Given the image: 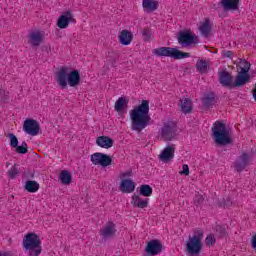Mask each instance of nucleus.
<instances>
[{
	"mask_svg": "<svg viewBox=\"0 0 256 256\" xmlns=\"http://www.w3.org/2000/svg\"><path fill=\"white\" fill-rule=\"evenodd\" d=\"M131 129L141 133L151 122L149 116V100H142L141 104L130 111Z\"/></svg>",
	"mask_w": 256,
	"mask_h": 256,
	"instance_id": "1",
	"label": "nucleus"
},
{
	"mask_svg": "<svg viewBox=\"0 0 256 256\" xmlns=\"http://www.w3.org/2000/svg\"><path fill=\"white\" fill-rule=\"evenodd\" d=\"M55 79L60 89H67V85L70 87H77L81 84V74L79 70L74 69L69 71V67L63 66L56 72Z\"/></svg>",
	"mask_w": 256,
	"mask_h": 256,
	"instance_id": "2",
	"label": "nucleus"
},
{
	"mask_svg": "<svg viewBox=\"0 0 256 256\" xmlns=\"http://www.w3.org/2000/svg\"><path fill=\"white\" fill-rule=\"evenodd\" d=\"M212 137L214 138L215 144L221 145L222 147L233 143L229 130H227V125L222 121L214 122L212 127Z\"/></svg>",
	"mask_w": 256,
	"mask_h": 256,
	"instance_id": "3",
	"label": "nucleus"
},
{
	"mask_svg": "<svg viewBox=\"0 0 256 256\" xmlns=\"http://www.w3.org/2000/svg\"><path fill=\"white\" fill-rule=\"evenodd\" d=\"M23 247L29 251L30 256H39L43 248L41 247V239L36 233H28L23 239Z\"/></svg>",
	"mask_w": 256,
	"mask_h": 256,
	"instance_id": "4",
	"label": "nucleus"
},
{
	"mask_svg": "<svg viewBox=\"0 0 256 256\" xmlns=\"http://www.w3.org/2000/svg\"><path fill=\"white\" fill-rule=\"evenodd\" d=\"M153 55L156 57H171V59H187V57H191L189 52H183L177 48L171 47H159L152 50Z\"/></svg>",
	"mask_w": 256,
	"mask_h": 256,
	"instance_id": "5",
	"label": "nucleus"
},
{
	"mask_svg": "<svg viewBox=\"0 0 256 256\" xmlns=\"http://www.w3.org/2000/svg\"><path fill=\"white\" fill-rule=\"evenodd\" d=\"M203 240V231L196 230L194 231V235L189 236V241L186 244V249L190 255H199L201 250L203 249V244L201 241Z\"/></svg>",
	"mask_w": 256,
	"mask_h": 256,
	"instance_id": "6",
	"label": "nucleus"
},
{
	"mask_svg": "<svg viewBox=\"0 0 256 256\" xmlns=\"http://www.w3.org/2000/svg\"><path fill=\"white\" fill-rule=\"evenodd\" d=\"M240 1L241 0H220L218 5L213 3L211 5V9H214V11H219L222 8L224 13H229V11H239Z\"/></svg>",
	"mask_w": 256,
	"mask_h": 256,
	"instance_id": "7",
	"label": "nucleus"
},
{
	"mask_svg": "<svg viewBox=\"0 0 256 256\" xmlns=\"http://www.w3.org/2000/svg\"><path fill=\"white\" fill-rule=\"evenodd\" d=\"M178 43L182 45V47H189L190 45H196L199 43V37L193 34L191 30H185L179 33Z\"/></svg>",
	"mask_w": 256,
	"mask_h": 256,
	"instance_id": "8",
	"label": "nucleus"
},
{
	"mask_svg": "<svg viewBox=\"0 0 256 256\" xmlns=\"http://www.w3.org/2000/svg\"><path fill=\"white\" fill-rule=\"evenodd\" d=\"M175 135H177V123L174 121H168L164 123L161 128V137L165 141H173L175 139Z\"/></svg>",
	"mask_w": 256,
	"mask_h": 256,
	"instance_id": "9",
	"label": "nucleus"
},
{
	"mask_svg": "<svg viewBox=\"0 0 256 256\" xmlns=\"http://www.w3.org/2000/svg\"><path fill=\"white\" fill-rule=\"evenodd\" d=\"M93 165H101V167H109L113 163V159L109 155L96 152L90 157Z\"/></svg>",
	"mask_w": 256,
	"mask_h": 256,
	"instance_id": "10",
	"label": "nucleus"
},
{
	"mask_svg": "<svg viewBox=\"0 0 256 256\" xmlns=\"http://www.w3.org/2000/svg\"><path fill=\"white\" fill-rule=\"evenodd\" d=\"M147 256L159 255L163 251V244L158 239L150 240L145 248Z\"/></svg>",
	"mask_w": 256,
	"mask_h": 256,
	"instance_id": "11",
	"label": "nucleus"
},
{
	"mask_svg": "<svg viewBox=\"0 0 256 256\" xmlns=\"http://www.w3.org/2000/svg\"><path fill=\"white\" fill-rule=\"evenodd\" d=\"M39 122L35 119H26L24 121L23 130L28 135H32V137H35V135H39Z\"/></svg>",
	"mask_w": 256,
	"mask_h": 256,
	"instance_id": "12",
	"label": "nucleus"
},
{
	"mask_svg": "<svg viewBox=\"0 0 256 256\" xmlns=\"http://www.w3.org/2000/svg\"><path fill=\"white\" fill-rule=\"evenodd\" d=\"M69 23H77V21L71 11H66L58 18L57 27H59V29H67Z\"/></svg>",
	"mask_w": 256,
	"mask_h": 256,
	"instance_id": "13",
	"label": "nucleus"
},
{
	"mask_svg": "<svg viewBox=\"0 0 256 256\" xmlns=\"http://www.w3.org/2000/svg\"><path fill=\"white\" fill-rule=\"evenodd\" d=\"M218 77L219 83L222 85V87H227V89H232L234 87L233 76L231 73H229V71L222 70L218 72Z\"/></svg>",
	"mask_w": 256,
	"mask_h": 256,
	"instance_id": "14",
	"label": "nucleus"
},
{
	"mask_svg": "<svg viewBox=\"0 0 256 256\" xmlns=\"http://www.w3.org/2000/svg\"><path fill=\"white\" fill-rule=\"evenodd\" d=\"M175 157V144L168 145L159 155L160 161L163 163H169L171 159Z\"/></svg>",
	"mask_w": 256,
	"mask_h": 256,
	"instance_id": "15",
	"label": "nucleus"
},
{
	"mask_svg": "<svg viewBox=\"0 0 256 256\" xmlns=\"http://www.w3.org/2000/svg\"><path fill=\"white\" fill-rule=\"evenodd\" d=\"M250 159H249V154L247 153H243L235 162L234 164V169H236V171L238 173H241V171H243L246 167H248L249 163H250Z\"/></svg>",
	"mask_w": 256,
	"mask_h": 256,
	"instance_id": "16",
	"label": "nucleus"
},
{
	"mask_svg": "<svg viewBox=\"0 0 256 256\" xmlns=\"http://www.w3.org/2000/svg\"><path fill=\"white\" fill-rule=\"evenodd\" d=\"M119 43L121 45H131V41H133V32L127 30V29H124L120 32L119 36Z\"/></svg>",
	"mask_w": 256,
	"mask_h": 256,
	"instance_id": "17",
	"label": "nucleus"
},
{
	"mask_svg": "<svg viewBox=\"0 0 256 256\" xmlns=\"http://www.w3.org/2000/svg\"><path fill=\"white\" fill-rule=\"evenodd\" d=\"M119 189L121 193H133L135 191V182L131 179H122Z\"/></svg>",
	"mask_w": 256,
	"mask_h": 256,
	"instance_id": "18",
	"label": "nucleus"
},
{
	"mask_svg": "<svg viewBox=\"0 0 256 256\" xmlns=\"http://www.w3.org/2000/svg\"><path fill=\"white\" fill-rule=\"evenodd\" d=\"M142 6L146 13H153V11L159 9V2L156 0H143Z\"/></svg>",
	"mask_w": 256,
	"mask_h": 256,
	"instance_id": "19",
	"label": "nucleus"
},
{
	"mask_svg": "<svg viewBox=\"0 0 256 256\" xmlns=\"http://www.w3.org/2000/svg\"><path fill=\"white\" fill-rule=\"evenodd\" d=\"M101 233L104 239H109L111 237H114L115 233H117V230L115 229V223L108 222L105 228L101 230Z\"/></svg>",
	"mask_w": 256,
	"mask_h": 256,
	"instance_id": "20",
	"label": "nucleus"
},
{
	"mask_svg": "<svg viewBox=\"0 0 256 256\" xmlns=\"http://www.w3.org/2000/svg\"><path fill=\"white\" fill-rule=\"evenodd\" d=\"M96 144L102 149H111L113 147V139L109 138V136H99L96 139Z\"/></svg>",
	"mask_w": 256,
	"mask_h": 256,
	"instance_id": "21",
	"label": "nucleus"
},
{
	"mask_svg": "<svg viewBox=\"0 0 256 256\" xmlns=\"http://www.w3.org/2000/svg\"><path fill=\"white\" fill-rule=\"evenodd\" d=\"M132 205L133 207H138V209H145L149 206V198L143 199L139 195L132 196Z\"/></svg>",
	"mask_w": 256,
	"mask_h": 256,
	"instance_id": "22",
	"label": "nucleus"
},
{
	"mask_svg": "<svg viewBox=\"0 0 256 256\" xmlns=\"http://www.w3.org/2000/svg\"><path fill=\"white\" fill-rule=\"evenodd\" d=\"M29 39V43L32 47H39V45L43 43V35H41V32L30 33Z\"/></svg>",
	"mask_w": 256,
	"mask_h": 256,
	"instance_id": "23",
	"label": "nucleus"
},
{
	"mask_svg": "<svg viewBox=\"0 0 256 256\" xmlns=\"http://www.w3.org/2000/svg\"><path fill=\"white\" fill-rule=\"evenodd\" d=\"M180 108L182 113H191L193 111V102L189 98L180 99Z\"/></svg>",
	"mask_w": 256,
	"mask_h": 256,
	"instance_id": "24",
	"label": "nucleus"
},
{
	"mask_svg": "<svg viewBox=\"0 0 256 256\" xmlns=\"http://www.w3.org/2000/svg\"><path fill=\"white\" fill-rule=\"evenodd\" d=\"M251 81V76H245L243 74H237L234 80V87H243V85H247Z\"/></svg>",
	"mask_w": 256,
	"mask_h": 256,
	"instance_id": "25",
	"label": "nucleus"
},
{
	"mask_svg": "<svg viewBox=\"0 0 256 256\" xmlns=\"http://www.w3.org/2000/svg\"><path fill=\"white\" fill-rule=\"evenodd\" d=\"M249 69H251V63H249L247 60H240V71L238 72L239 75H244L246 77H251L249 75Z\"/></svg>",
	"mask_w": 256,
	"mask_h": 256,
	"instance_id": "26",
	"label": "nucleus"
},
{
	"mask_svg": "<svg viewBox=\"0 0 256 256\" xmlns=\"http://www.w3.org/2000/svg\"><path fill=\"white\" fill-rule=\"evenodd\" d=\"M39 184L35 180H28L25 183L24 189L28 191V193H37L39 191Z\"/></svg>",
	"mask_w": 256,
	"mask_h": 256,
	"instance_id": "27",
	"label": "nucleus"
},
{
	"mask_svg": "<svg viewBox=\"0 0 256 256\" xmlns=\"http://www.w3.org/2000/svg\"><path fill=\"white\" fill-rule=\"evenodd\" d=\"M203 106L206 109H210V107H213L217 101L215 100V94H208L202 99Z\"/></svg>",
	"mask_w": 256,
	"mask_h": 256,
	"instance_id": "28",
	"label": "nucleus"
},
{
	"mask_svg": "<svg viewBox=\"0 0 256 256\" xmlns=\"http://www.w3.org/2000/svg\"><path fill=\"white\" fill-rule=\"evenodd\" d=\"M127 105H129V100H127L125 97H120L115 102V111H117V113H121V111H123Z\"/></svg>",
	"mask_w": 256,
	"mask_h": 256,
	"instance_id": "29",
	"label": "nucleus"
},
{
	"mask_svg": "<svg viewBox=\"0 0 256 256\" xmlns=\"http://www.w3.org/2000/svg\"><path fill=\"white\" fill-rule=\"evenodd\" d=\"M60 181L63 185H69L73 181V176L69 170H63L60 173Z\"/></svg>",
	"mask_w": 256,
	"mask_h": 256,
	"instance_id": "30",
	"label": "nucleus"
},
{
	"mask_svg": "<svg viewBox=\"0 0 256 256\" xmlns=\"http://www.w3.org/2000/svg\"><path fill=\"white\" fill-rule=\"evenodd\" d=\"M139 194L142 195V197H151V195H153V188L148 184H143L140 186Z\"/></svg>",
	"mask_w": 256,
	"mask_h": 256,
	"instance_id": "31",
	"label": "nucleus"
},
{
	"mask_svg": "<svg viewBox=\"0 0 256 256\" xmlns=\"http://www.w3.org/2000/svg\"><path fill=\"white\" fill-rule=\"evenodd\" d=\"M200 33L203 35V37H209V33H211V22L209 20H206L200 26Z\"/></svg>",
	"mask_w": 256,
	"mask_h": 256,
	"instance_id": "32",
	"label": "nucleus"
},
{
	"mask_svg": "<svg viewBox=\"0 0 256 256\" xmlns=\"http://www.w3.org/2000/svg\"><path fill=\"white\" fill-rule=\"evenodd\" d=\"M209 68V64L206 60H198L196 63V69L199 73H207V69Z\"/></svg>",
	"mask_w": 256,
	"mask_h": 256,
	"instance_id": "33",
	"label": "nucleus"
},
{
	"mask_svg": "<svg viewBox=\"0 0 256 256\" xmlns=\"http://www.w3.org/2000/svg\"><path fill=\"white\" fill-rule=\"evenodd\" d=\"M215 235L219 239L227 237V228L225 226L217 225L215 227Z\"/></svg>",
	"mask_w": 256,
	"mask_h": 256,
	"instance_id": "34",
	"label": "nucleus"
},
{
	"mask_svg": "<svg viewBox=\"0 0 256 256\" xmlns=\"http://www.w3.org/2000/svg\"><path fill=\"white\" fill-rule=\"evenodd\" d=\"M233 205H235V202H233V200L231 199V197H227V198H223L219 203H218V207H224L225 208H229V207H233Z\"/></svg>",
	"mask_w": 256,
	"mask_h": 256,
	"instance_id": "35",
	"label": "nucleus"
},
{
	"mask_svg": "<svg viewBox=\"0 0 256 256\" xmlns=\"http://www.w3.org/2000/svg\"><path fill=\"white\" fill-rule=\"evenodd\" d=\"M107 59L109 63H111L112 67H115L117 65V61L119 60V55L116 52H108Z\"/></svg>",
	"mask_w": 256,
	"mask_h": 256,
	"instance_id": "36",
	"label": "nucleus"
},
{
	"mask_svg": "<svg viewBox=\"0 0 256 256\" xmlns=\"http://www.w3.org/2000/svg\"><path fill=\"white\" fill-rule=\"evenodd\" d=\"M107 59L109 63H111L112 67H115L117 65V61L119 60V55L116 52H108Z\"/></svg>",
	"mask_w": 256,
	"mask_h": 256,
	"instance_id": "37",
	"label": "nucleus"
},
{
	"mask_svg": "<svg viewBox=\"0 0 256 256\" xmlns=\"http://www.w3.org/2000/svg\"><path fill=\"white\" fill-rule=\"evenodd\" d=\"M204 202H205V197H203L202 194L197 192L193 198V203L195 207H201V205H203Z\"/></svg>",
	"mask_w": 256,
	"mask_h": 256,
	"instance_id": "38",
	"label": "nucleus"
},
{
	"mask_svg": "<svg viewBox=\"0 0 256 256\" xmlns=\"http://www.w3.org/2000/svg\"><path fill=\"white\" fill-rule=\"evenodd\" d=\"M16 153H19V155H25L29 151V147L27 146V142L23 141L22 144L17 146L15 148Z\"/></svg>",
	"mask_w": 256,
	"mask_h": 256,
	"instance_id": "39",
	"label": "nucleus"
},
{
	"mask_svg": "<svg viewBox=\"0 0 256 256\" xmlns=\"http://www.w3.org/2000/svg\"><path fill=\"white\" fill-rule=\"evenodd\" d=\"M8 137L10 139V145L15 149L19 145V139L13 133H9Z\"/></svg>",
	"mask_w": 256,
	"mask_h": 256,
	"instance_id": "40",
	"label": "nucleus"
},
{
	"mask_svg": "<svg viewBox=\"0 0 256 256\" xmlns=\"http://www.w3.org/2000/svg\"><path fill=\"white\" fill-rule=\"evenodd\" d=\"M215 243H217V240L215 239V236L213 234H209L206 237V245L208 247H213V245H215Z\"/></svg>",
	"mask_w": 256,
	"mask_h": 256,
	"instance_id": "41",
	"label": "nucleus"
},
{
	"mask_svg": "<svg viewBox=\"0 0 256 256\" xmlns=\"http://www.w3.org/2000/svg\"><path fill=\"white\" fill-rule=\"evenodd\" d=\"M19 175V169H17V167H12L9 171H8V176L10 177V179H15V177H17Z\"/></svg>",
	"mask_w": 256,
	"mask_h": 256,
	"instance_id": "42",
	"label": "nucleus"
},
{
	"mask_svg": "<svg viewBox=\"0 0 256 256\" xmlns=\"http://www.w3.org/2000/svg\"><path fill=\"white\" fill-rule=\"evenodd\" d=\"M142 36L144 41H150L151 40V30H149L148 28H145L142 31Z\"/></svg>",
	"mask_w": 256,
	"mask_h": 256,
	"instance_id": "43",
	"label": "nucleus"
},
{
	"mask_svg": "<svg viewBox=\"0 0 256 256\" xmlns=\"http://www.w3.org/2000/svg\"><path fill=\"white\" fill-rule=\"evenodd\" d=\"M0 101L2 103L9 101V93H5V90H0Z\"/></svg>",
	"mask_w": 256,
	"mask_h": 256,
	"instance_id": "44",
	"label": "nucleus"
},
{
	"mask_svg": "<svg viewBox=\"0 0 256 256\" xmlns=\"http://www.w3.org/2000/svg\"><path fill=\"white\" fill-rule=\"evenodd\" d=\"M180 175H186V176L189 175V165L183 164Z\"/></svg>",
	"mask_w": 256,
	"mask_h": 256,
	"instance_id": "45",
	"label": "nucleus"
},
{
	"mask_svg": "<svg viewBox=\"0 0 256 256\" xmlns=\"http://www.w3.org/2000/svg\"><path fill=\"white\" fill-rule=\"evenodd\" d=\"M223 57H226L228 59H233V51L227 50V51H223L222 53Z\"/></svg>",
	"mask_w": 256,
	"mask_h": 256,
	"instance_id": "46",
	"label": "nucleus"
},
{
	"mask_svg": "<svg viewBox=\"0 0 256 256\" xmlns=\"http://www.w3.org/2000/svg\"><path fill=\"white\" fill-rule=\"evenodd\" d=\"M132 175H133V171L128 170V171L123 172V173L121 174V179H125V178H127V177H131Z\"/></svg>",
	"mask_w": 256,
	"mask_h": 256,
	"instance_id": "47",
	"label": "nucleus"
},
{
	"mask_svg": "<svg viewBox=\"0 0 256 256\" xmlns=\"http://www.w3.org/2000/svg\"><path fill=\"white\" fill-rule=\"evenodd\" d=\"M252 249L256 251V234L252 237Z\"/></svg>",
	"mask_w": 256,
	"mask_h": 256,
	"instance_id": "48",
	"label": "nucleus"
},
{
	"mask_svg": "<svg viewBox=\"0 0 256 256\" xmlns=\"http://www.w3.org/2000/svg\"><path fill=\"white\" fill-rule=\"evenodd\" d=\"M253 93V99L256 101V83L254 85V89L252 90Z\"/></svg>",
	"mask_w": 256,
	"mask_h": 256,
	"instance_id": "49",
	"label": "nucleus"
},
{
	"mask_svg": "<svg viewBox=\"0 0 256 256\" xmlns=\"http://www.w3.org/2000/svg\"><path fill=\"white\" fill-rule=\"evenodd\" d=\"M30 176H31L32 178H34V177H35V173L30 172Z\"/></svg>",
	"mask_w": 256,
	"mask_h": 256,
	"instance_id": "50",
	"label": "nucleus"
}]
</instances>
